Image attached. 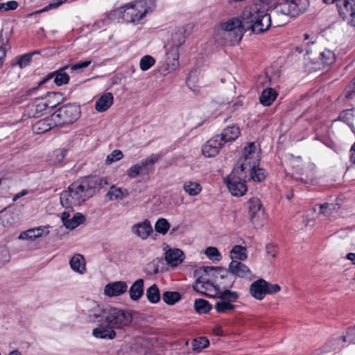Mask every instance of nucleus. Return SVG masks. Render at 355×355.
I'll list each match as a JSON object with an SVG mask.
<instances>
[{
    "instance_id": "obj_12",
    "label": "nucleus",
    "mask_w": 355,
    "mask_h": 355,
    "mask_svg": "<svg viewBox=\"0 0 355 355\" xmlns=\"http://www.w3.org/2000/svg\"><path fill=\"white\" fill-rule=\"evenodd\" d=\"M159 158L158 154H152L144 159L138 162L127 171V175L135 178L140 174H147L153 170L155 163Z\"/></svg>"
},
{
    "instance_id": "obj_38",
    "label": "nucleus",
    "mask_w": 355,
    "mask_h": 355,
    "mask_svg": "<svg viewBox=\"0 0 355 355\" xmlns=\"http://www.w3.org/2000/svg\"><path fill=\"white\" fill-rule=\"evenodd\" d=\"M194 307L198 313H207L211 309V305L208 301L203 299L196 300Z\"/></svg>"
},
{
    "instance_id": "obj_37",
    "label": "nucleus",
    "mask_w": 355,
    "mask_h": 355,
    "mask_svg": "<svg viewBox=\"0 0 355 355\" xmlns=\"http://www.w3.org/2000/svg\"><path fill=\"white\" fill-rule=\"evenodd\" d=\"M85 220V216L80 213H76L73 216L65 222V227L68 229L73 230L79 225L83 224Z\"/></svg>"
},
{
    "instance_id": "obj_47",
    "label": "nucleus",
    "mask_w": 355,
    "mask_h": 355,
    "mask_svg": "<svg viewBox=\"0 0 355 355\" xmlns=\"http://www.w3.org/2000/svg\"><path fill=\"white\" fill-rule=\"evenodd\" d=\"M205 254L208 258L214 261H219L221 259V254L218 250L215 247H208L205 250Z\"/></svg>"
},
{
    "instance_id": "obj_18",
    "label": "nucleus",
    "mask_w": 355,
    "mask_h": 355,
    "mask_svg": "<svg viewBox=\"0 0 355 355\" xmlns=\"http://www.w3.org/2000/svg\"><path fill=\"white\" fill-rule=\"evenodd\" d=\"M128 285L125 282L117 281L107 284L104 288V293L109 297L119 296L127 291Z\"/></svg>"
},
{
    "instance_id": "obj_2",
    "label": "nucleus",
    "mask_w": 355,
    "mask_h": 355,
    "mask_svg": "<svg viewBox=\"0 0 355 355\" xmlns=\"http://www.w3.org/2000/svg\"><path fill=\"white\" fill-rule=\"evenodd\" d=\"M241 18L245 31H251L254 34L266 32L272 25L268 6L260 0L246 6L241 14Z\"/></svg>"
},
{
    "instance_id": "obj_19",
    "label": "nucleus",
    "mask_w": 355,
    "mask_h": 355,
    "mask_svg": "<svg viewBox=\"0 0 355 355\" xmlns=\"http://www.w3.org/2000/svg\"><path fill=\"white\" fill-rule=\"evenodd\" d=\"M153 231L150 222L148 219L132 227V233L143 240L146 239L153 233Z\"/></svg>"
},
{
    "instance_id": "obj_49",
    "label": "nucleus",
    "mask_w": 355,
    "mask_h": 355,
    "mask_svg": "<svg viewBox=\"0 0 355 355\" xmlns=\"http://www.w3.org/2000/svg\"><path fill=\"white\" fill-rule=\"evenodd\" d=\"M31 59H32L31 54H29L28 53H25V54L19 56V58H17V62L13 63L12 66H14L15 64H18L19 66V67L22 69V68L28 66L30 64Z\"/></svg>"
},
{
    "instance_id": "obj_27",
    "label": "nucleus",
    "mask_w": 355,
    "mask_h": 355,
    "mask_svg": "<svg viewBox=\"0 0 355 355\" xmlns=\"http://www.w3.org/2000/svg\"><path fill=\"white\" fill-rule=\"evenodd\" d=\"M144 282L143 279H137L129 290L130 297L132 300L137 301L144 295Z\"/></svg>"
},
{
    "instance_id": "obj_64",
    "label": "nucleus",
    "mask_w": 355,
    "mask_h": 355,
    "mask_svg": "<svg viewBox=\"0 0 355 355\" xmlns=\"http://www.w3.org/2000/svg\"><path fill=\"white\" fill-rule=\"evenodd\" d=\"M350 152H351V156H350L351 161L355 164V143L352 145V146L350 149Z\"/></svg>"
},
{
    "instance_id": "obj_44",
    "label": "nucleus",
    "mask_w": 355,
    "mask_h": 355,
    "mask_svg": "<svg viewBox=\"0 0 355 355\" xmlns=\"http://www.w3.org/2000/svg\"><path fill=\"white\" fill-rule=\"evenodd\" d=\"M170 228V224L165 218H159L155 225V230L157 232L163 235L166 234Z\"/></svg>"
},
{
    "instance_id": "obj_55",
    "label": "nucleus",
    "mask_w": 355,
    "mask_h": 355,
    "mask_svg": "<svg viewBox=\"0 0 355 355\" xmlns=\"http://www.w3.org/2000/svg\"><path fill=\"white\" fill-rule=\"evenodd\" d=\"M280 290L281 288L278 284H272L267 282V286H266V294H275L278 293Z\"/></svg>"
},
{
    "instance_id": "obj_39",
    "label": "nucleus",
    "mask_w": 355,
    "mask_h": 355,
    "mask_svg": "<svg viewBox=\"0 0 355 355\" xmlns=\"http://www.w3.org/2000/svg\"><path fill=\"white\" fill-rule=\"evenodd\" d=\"M162 299L167 304L173 305L181 299V295L178 292L166 291L162 295Z\"/></svg>"
},
{
    "instance_id": "obj_46",
    "label": "nucleus",
    "mask_w": 355,
    "mask_h": 355,
    "mask_svg": "<svg viewBox=\"0 0 355 355\" xmlns=\"http://www.w3.org/2000/svg\"><path fill=\"white\" fill-rule=\"evenodd\" d=\"M8 42V38H4L0 35V68L2 67L6 56V44Z\"/></svg>"
},
{
    "instance_id": "obj_61",
    "label": "nucleus",
    "mask_w": 355,
    "mask_h": 355,
    "mask_svg": "<svg viewBox=\"0 0 355 355\" xmlns=\"http://www.w3.org/2000/svg\"><path fill=\"white\" fill-rule=\"evenodd\" d=\"M266 248L267 254L268 255H270L272 258H275L276 257L277 250H276V248L274 245H272L271 244H268L266 245Z\"/></svg>"
},
{
    "instance_id": "obj_20",
    "label": "nucleus",
    "mask_w": 355,
    "mask_h": 355,
    "mask_svg": "<svg viewBox=\"0 0 355 355\" xmlns=\"http://www.w3.org/2000/svg\"><path fill=\"white\" fill-rule=\"evenodd\" d=\"M267 282L263 279H259L253 282L249 289L250 294L256 300H261L264 298Z\"/></svg>"
},
{
    "instance_id": "obj_54",
    "label": "nucleus",
    "mask_w": 355,
    "mask_h": 355,
    "mask_svg": "<svg viewBox=\"0 0 355 355\" xmlns=\"http://www.w3.org/2000/svg\"><path fill=\"white\" fill-rule=\"evenodd\" d=\"M9 257L8 250L5 247L0 246V267L9 261Z\"/></svg>"
},
{
    "instance_id": "obj_16",
    "label": "nucleus",
    "mask_w": 355,
    "mask_h": 355,
    "mask_svg": "<svg viewBox=\"0 0 355 355\" xmlns=\"http://www.w3.org/2000/svg\"><path fill=\"white\" fill-rule=\"evenodd\" d=\"M66 69H69V66L49 73L39 83V85H43L52 78H54V83L58 86L67 84L69 81V76L65 72Z\"/></svg>"
},
{
    "instance_id": "obj_63",
    "label": "nucleus",
    "mask_w": 355,
    "mask_h": 355,
    "mask_svg": "<svg viewBox=\"0 0 355 355\" xmlns=\"http://www.w3.org/2000/svg\"><path fill=\"white\" fill-rule=\"evenodd\" d=\"M27 193H28V191L24 189L21 191H20L19 193H17L16 195H15L12 200H13V201H15L17 199H19V198L26 195Z\"/></svg>"
},
{
    "instance_id": "obj_34",
    "label": "nucleus",
    "mask_w": 355,
    "mask_h": 355,
    "mask_svg": "<svg viewBox=\"0 0 355 355\" xmlns=\"http://www.w3.org/2000/svg\"><path fill=\"white\" fill-rule=\"evenodd\" d=\"M183 189L185 192L191 196H197L202 191V187L199 183L191 181L185 182Z\"/></svg>"
},
{
    "instance_id": "obj_23",
    "label": "nucleus",
    "mask_w": 355,
    "mask_h": 355,
    "mask_svg": "<svg viewBox=\"0 0 355 355\" xmlns=\"http://www.w3.org/2000/svg\"><path fill=\"white\" fill-rule=\"evenodd\" d=\"M113 94L111 92H107L103 94L96 101L95 108L98 112H103L107 110L113 104Z\"/></svg>"
},
{
    "instance_id": "obj_13",
    "label": "nucleus",
    "mask_w": 355,
    "mask_h": 355,
    "mask_svg": "<svg viewBox=\"0 0 355 355\" xmlns=\"http://www.w3.org/2000/svg\"><path fill=\"white\" fill-rule=\"evenodd\" d=\"M227 271L232 277L252 279V274L250 269L244 263L237 260H232Z\"/></svg>"
},
{
    "instance_id": "obj_53",
    "label": "nucleus",
    "mask_w": 355,
    "mask_h": 355,
    "mask_svg": "<svg viewBox=\"0 0 355 355\" xmlns=\"http://www.w3.org/2000/svg\"><path fill=\"white\" fill-rule=\"evenodd\" d=\"M146 270L149 274H157L159 272V262L156 260L150 261L147 264Z\"/></svg>"
},
{
    "instance_id": "obj_50",
    "label": "nucleus",
    "mask_w": 355,
    "mask_h": 355,
    "mask_svg": "<svg viewBox=\"0 0 355 355\" xmlns=\"http://www.w3.org/2000/svg\"><path fill=\"white\" fill-rule=\"evenodd\" d=\"M67 1V0H53L48 6H45L44 8L40 10L36 11L35 13H41L48 11L52 8H57Z\"/></svg>"
},
{
    "instance_id": "obj_45",
    "label": "nucleus",
    "mask_w": 355,
    "mask_h": 355,
    "mask_svg": "<svg viewBox=\"0 0 355 355\" xmlns=\"http://www.w3.org/2000/svg\"><path fill=\"white\" fill-rule=\"evenodd\" d=\"M266 177L265 170L262 168L253 167L251 169L250 178L252 180L256 182H261L265 180Z\"/></svg>"
},
{
    "instance_id": "obj_51",
    "label": "nucleus",
    "mask_w": 355,
    "mask_h": 355,
    "mask_svg": "<svg viewBox=\"0 0 355 355\" xmlns=\"http://www.w3.org/2000/svg\"><path fill=\"white\" fill-rule=\"evenodd\" d=\"M18 238L21 240L27 239L31 241H33L37 239L35 232L33 228L21 232Z\"/></svg>"
},
{
    "instance_id": "obj_5",
    "label": "nucleus",
    "mask_w": 355,
    "mask_h": 355,
    "mask_svg": "<svg viewBox=\"0 0 355 355\" xmlns=\"http://www.w3.org/2000/svg\"><path fill=\"white\" fill-rule=\"evenodd\" d=\"M149 9L150 6L146 0H137L121 7L117 12L121 15L123 21L138 24L146 15Z\"/></svg>"
},
{
    "instance_id": "obj_48",
    "label": "nucleus",
    "mask_w": 355,
    "mask_h": 355,
    "mask_svg": "<svg viewBox=\"0 0 355 355\" xmlns=\"http://www.w3.org/2000/svg\"><path fill=\"white\" fill-rule=\"evenodd\" d=\"M123 156V153L120 150H114L107 156L105 162L107 164H110L114 162L121 159Z\"/></svg>"
},
{
    "instance_id": "obj_11",
    "label": "nucleus",
    "mask_w": 355,
    "mask_h": 355,
    "mask_svg": "<svg viewBox=\"0 0 355 355\" xmlns=\"http://www.w3.org/2000/svg\"><path fill=\"white\" fill-rule=\"evenodd\" d=\"M221 28L224 31L225 36L232 37V42L240 41L245 31L241 16L239 17H232L222 23Z\"/></svg>"
},
{
    "instance_id": "obj_28",
    "label": "nucleus",
    "mask_w": 355,
    "mask_h": 355,
    "mask_svg": "<svg viewBox=\"0 0 355 355\" xmlns=\"http://www.w3.org/2000/svg\"><path fill=\"white\" fill-rule=\"evenodd\" d=\"M129 194V191L127 189L118 187L114 184L110 187V189L106 196L110 200H119L128 197Z\"/></svg>"
},
{
    "instance_id": "obj_22",
    "label": "nucleus",
    "mask_w": 355,
    "mask_h": 355,
    "mask_svg": "<svg viewBox=\"0 0 355 355\" xmlns=\"http://www.w3.org/2000/svg\"><path fill=\"white\" fill-rule=\"evenodd\" d=\"M18 220V215L10 207L0 211V223L4 227H10Z\"/></svg>"
},
{
    "instance_id": "obj_21",
    "label": "nucleus",
    "mask_w": 355,
    "mask_h": 355,
    "mask_svg": "<svg viewBox=\"0 0 355 355\" xmlns=\"http://www.w3.org/2000/svg\"><path fill=\"white\" fill-rule=\"evenodd\" d=\"M164 258L168 265L176 267L183 261L184 256L182 250L173 248L166 251Z\"/></svg>"
},
{
    "instance_id": "obj_31",
    "label": "nucleus",
    "mask_w": 355,
    "mask_h": 355,
    "mask_svg": "<svg viewBox=\"0 0 355 355\" xmlns=\"http://www.w3.org/2000/svg\"><path fill=\"white\" fill-rule=\"evenodd\" d=\"M187 28L185 26L180 27L171 35V41L173 45L178 48L185 42V40L189 34L186 35Z\"/></svg>"
},
{
    "instance_id": "obj_41",
    "label": "nucleus",
    "mask_w": 355,
    "mask_h": 355,
    "mask_svg": "<svg viewBox=\"0 0 355 355\" xmlns=\"http://www.w3.org/2000/svg\"><path fill=\"white\" fill-rule=\"evenodd\" d=\"M339 209L338 204L334 203H323L320 205L319 214H323L326 216L331 215L334 212Z\"/></svg>"
},
{
    "instance_id": "obj_8",
    "label": "nucleus",
    "mask_w": 355,
    "mask_h": 355,
    "mask_svg": "<svg viewBox=\"0 0 355 355\" xmlns=\"http://www.w3.org/2000/svg\"><path fill=\"white\" fill-rule=\"evenodd\" d=\"M80 115V108L75 104L65 105L52 114L54 125L69 124L76 121Z\"/></svg>"
},
{
    "instance_id": "obj_58",
    "label": "nucleus",
    "mask_w": 355,
    "mask_h": 355,
    "mask_svg": "<svg viewBox=\"0 0 355 355\" xmlns=\"http://www.w3.org/2000/svg\"><path fill=\"white\" fill-rule=\"evenodd\" d=\"M33 229L35 232V235H36L37 238L42 237L44 235H47L49 234L48 228L46 227H44L43 228L41 227H39L33 228Z\"/></svg>"
},
{
    "instance_id": "obj_32",
    "label": "nucleus",
    "mask_w": 355,
    "mask_h": 355,
    "mask_svg": "<svg viewBox=\"0 0 355 355\" xmlns=\"http://www.w3.org/2000/svg\"><path fill=\"white\" fill-rule=\"evenodd\" d=\"M232 260L245 261L248 258L247 249L240 245H236L230 251Z\"/></svg>"
},
{
    "instance_id": "obj_40",
    "label": "nucleus",
    "mask_w": 355,
    "mask_h": 355,
    "mask_svg": "<svg viewBox=\"0 0 355 355\" xmlns=\"http://www.w3.org/2000/svg\"><path fill=\"white\" fill-rule=\"evenodd\" d=\"M209 341L206 337H199L192 342V349L196 352H200L208 347Z\"/></svg>"
},
{
    "instance_id": "obj_14",
    "label": "nucleus",
    "mask_w": 355,
    "mask_h": 355,
    "mask_svg": "<svg viewBox=\"0 0 355 355\" xmlns=\"http://www.w3.org/2000/svg\"><path fill=\"white\" fill-rule=\"evenodd\" d=\"M220 135H216L207 141L202 147V153L207 157H213L218 154L223 146Z\"/></svg>"
},
{
    "instance_id": "obj_62",
    "label": "nucleus",
    "mask_w": 355,
    "mask_h": 355,
    "mask_svg": "<svg viewBox=\"0 0 355 355\" xmlns=\"http://www.w3.org/2000/svg\"><path fill=\"white\" fill-rule=\"evenodd\" d=\"M353 84L355 85V78L353 80ZM355 96V86L354 88H352L351 86H349L346 89V97L347 98H352Z\"/></svg>"
},
{
    "instance_id": "obj_4",
    "label": "nucleus",
    "mask_w": 355,
    "mask_h": 355,
    "mask_svg": "<svg viewBox=\"0 0 355 355\" xmlns=\"http://www.w3.org/2000/svg\"><path fill=\"white\" fill-rule=\"evenodd\" d=\"M101 318L107 326L113 329H123L128 327L132 321L131 313L126 310L116 307H107L104 309L101 315L94 314V318L97 319Z\"/></svg>"
},
{
    "instance_id": "obj_56",
    "label": "nucleus",
    "mask_w": 355,
    "mask_h": 355,
    "mask_svg": "<svg viewBox=\"0 0 355 355\" xmlns=\"http://www.w3.org/2000/svg\"><path fill=\"white\" fill-rule=\"evenodd\" d=\"M109 19L107 17H105L104 19H100L99 21H96L93 25V30H97L102 28H104L105 26L108 24Z\"/></svg>"
},
{
    "instance_id": "obj_9",
    "label": "nucleus",
    "mask_w": 355,
    "mask_h": 355,
    "mask_svg": "<svg viewBox=\"0 0 355 355\" xmlns=\"http://www.w3.org/2000/svg\"><path fill=\"white\" fill-rule=\"evenodd\" d=\"M193 288L198 293L217 299V301L220 300L221 291L218 288L214 279L212 280L207 278L206 275L200 276L195 282Z\"/></svg>"
},
{
    "instance_id": "obj_6",
    "label": "nucleus",
    "mask_w": 355,
    "mask_h": 355,
    "mask_svg": "<svg viewBox=\"0 0 355 355\" xmlns=\"http://www.w3.org/2000/svg\"><path fill=\"white\" fill-rule=\"evenodd\" d=\"M309 6V0H277L273 10L277 14L297 17L304 12Z\"/></svg>"
},
{
    "instance_id": "obj_10",
    "label": "nucleus",
    "mask_w": 355,
    "mask_h": 355,
    "mask_svg": "<svg viewBox=\"0 0 355 355\" xmlns=\"http://www.w3.org/2000/svg\"><path fill=\"white\" fill-rule=\"evenodd\" d=\"M249 220L254 227L263 226L266 217L262 203L259 198L252 197L248 201Z\"/></svg>"
},
{
    "instance_id": "obj_60",
    "label": "nucleus",
    "mask_w": 355,
    "mask_h": 355,
    "mask_svg": "<svg viewBox=\"0 0 355 355\" xmlns=\"http://www.w3.org/2000/svg\"><path fill=\"white\" fill-rule=\"evenodd\" d=\"M352 116V110H346L343 111L340 114L342 120H349Z\"/></svg>"
},
{
    "instance_id": "obj_26",
    "label": "nucleus",
    "mask_w": 355,
    "mask_h": 355,
    "mask_svg": "<svg viewBox=\"0 0 355 355\" xmlns=\"http://www.w3.org/2000/svg\"><path fill=\"white\" fill-rule=\"evenodd\" d=\"M92 335L98 338L113 339L116 337V332L110 327H104L102 324L95 328L92 331Z\"/></svg>"
},
{
    "instance_id": "obj_35",
    "label": "nucleus",
    "mask_w": 355,
    "mask_h": 355,
    "mask_svg": "<svg viewBox=\"0 0 355 355\" xmlns=\"http://www.w3.org/2000/svg\"><path fill=\"white\" fill-rule=\"evenodd\" d=\"M320 60L324 66H329L336 61L334 53L329 49H325L320 53Z\"/></svg>"
},
{
    "instance_id": "obj_30",
    "label": "nucleus",
    "mask_w": 355,
    "mask_h": 355,
    "mask_svg": "<svg viewBox=\"0 0 355 355\" xmlns=\"http://www.w3.org/2000/svg\"><path fill=\"white\" fill-rule=\"evenodd\" d=\"M277 96V92L272 88L264 89L260 96L259 101L264 106L270 105Z\"/></svg>"
},
{
    "instance_id": "obj_29",
    "label": "nucleus",
    "mask_w": 355,
    "mask_h": 355,
    "mask_svg": "<svg viewBox=\"0 0 355 355\" xmlns=\"http://www.w3.org/2000/svg\"><path fill=\"white\" fill-rule=\"evenodd\" d=\"M71 268L80 274L86 271L85 260L83 255L76 254L71 257L69 261Z\"/></svg>"
},
{
    "instance_id": "obj_1",
    "label": "nucleus",
    "mask_w": 355,
    "mask_h": 355,
    "mask_svg": "<svg viewBox=\"0 0 355 355\" xmlns=\"http://www.w3.org/2000/svg\"><path fill=\"white\" fill-rule=\"evenodd\" d=\"M204 270L207 273L209 272H213L212 275L217 286L221 291L220 300L216 301L214 305L216 311L218 313H227L234 311L236 305L233 303L236 302L239 297V293L230 291L235 282V278L231 275L227 270L221 268L206 267Z\"/></svg>"
},
{
    "instance_id": "obj_17",
    "label": "nucleus",
    "mask_w": 355,
    "mask_h": 355,
    "mask_svg": "<svg viewBox=\"0 0 355 355\" xmlns=\"http://www.w3.org/2000/svg\"><path fill=\"white\" fill-rule=\"evenodd\" d=\"M55 104L48 103L44 98H36L35 101L29 105L30 110L33 112V117H38L46 112L48 109L52 110L55 107Z\"/></svg>"
},
{
    "instance_id": "obj_15",
    "label": "nucleus",
    "mask_w": 355,
    "mask_h": 355,
    "mask_svg": "<svg viewBox=\"0 0 355 355\" xmlns=\"http://www.w3.org/2000/svg\"><path fill=\"white\" fill-rule=\"evenodd\" d=\"M86 183V187L91 196L92 197L101 189L104 188L108 184L107 178L98 176H85L83 177Z\"/></svg>"
},
{
    "instance_id": "obj_42",
    "label": "nucleus",
    "mask_w": 355,
    "mask_h": 355,
    "mask_svg": "<svg viewBox=\"0 0 355 355\" xmlns=\"http://www.w3.org/2000/svg\"><path fill=\"white\" fill-rule=\"evenodd\" d=\"M336 340L346 344L355 343V326L348 328L346 334L339 337Z\"/></svg>"
},
{
    "instance_id": "obj_43",
    "label": "nucleus",
    "mask_w": 355,
    "mask_h": 355,
    "mask_svg": "<svg viewBox=\"0 0 355 355\" xmlns=\"http://www.w3.org/2000/svg\"><path fill=\"white\" fill-rule=\"evenodd\" d=\"M155 64V60L149 55L143 56L139 62V67L141 71H147Z\"/></svg>"
},
{
    "instance_id": "obj_24",
    "label": "nucleus",
    "mask_w": 355,
    "mask_h": 355,
    "mask_svg": "<svg viewBox=\"0 0 355 355\" xmlns=\"http://www.w3.org/2000/svg\"><path fill=\"white\" fill-rule=\"evenodd\" d=\"M240 135V129L236 125L228 126L225 128L220 135V139L223 143L232 141L236 139Z\"/></svg>"
},
{
    "instance_id": "obj_25",
    "label": "nucleus",
    "mask_w": 355,
    "mask_h": 355,
    "mask_svg": "<svg viewBox=\"0 0 355 355\" xmlns=\"http://www.w3.org/2000/svg\"><path fill=\"white\" fill-rule=\"evenodd\" d=\"M337 9L340 17L345 19L355 8V0H338Z\"/></svg>"
},
{
    "instance_id": "obj_3",
    "label": "nucleus",
    "mask_w": 355,
    "mask_h": 355,
    "mask_svg": "<svg viewBox=\"0 0 355 355\" xmlns=\"http://www.w3.org/2000/svg\"><path fill=\"white\" fill-rule=\"evenodd\" d=\"M83 178L77 180L68 187V189L60 193V203L62 207L68 209L80 205L92 196Z\"/></svg>"
},
{
    "instance_id": "obj_33",
    "label": "nucleus",
    "mask_w": 355,
    "mask_h": 355,
    "mask_svg": "<svg viewBox=\"0 0 355 355\" xmlns=\"http://www.w3.org/2000/svg\"><path fill=\"white\" fill-rule=\"evenodd\" d=\"M146 297L152 304H156L160 300L159 290L156 284H153L146 290Z\"/></svg>"
},
{
    "instance_id": "obj_52",
    "label": "nucleus",
    "mask_w": 355,
    "mask_h": 355,
    "mask_svg": "<svg viewBox=\"0 0 355 355\" xmlns=\"http://www.w3.org/2000/svg\"><path fill=\"white\" fill-rule=\"evenodd\" d=\"M91 60L80 61L74 64L69 66V69H70L71 71L78 70L82 71L83 69L87 67L91 64Z\"/></svg>"
},
{
    "instance_id": "obj_36",
    "label": "nucleus",
    "mask_w": 355,
    "mask_h": 355,
    "mask_svg": "<svg viewBox=\"0 0 355 355\" xmlns=\"http://www.w3.org/2000/svg\"><path fill=\"white\" fill-rule=\"evenodd\" d=\"M52 128V124L48 119H42L36 122L33 125V131L36 134L44 133Z\"/></svg>"
},
{
    "instance_id": "obj_59",
    "label": "nucleus",
    "mask_w": 355,
    "mask_h": 355,
    "mask_svg": "<svg viewBox=\"0 0 355 355\" xmlns=\"http://www.w3.org/2000/svg\"><path fill=\"white\" fill-rule=\"evenodd\" d=\"M256 149L254 143H249L248 146L244 148V154L246 157L254 153Z\"/></svg>"
},
{
    "instance_id": "obj_57",
    "label": "nucleus",
    "mask_w": 355,
    "mask_h": 355,
    "mask_svg": "<svg viewBox=\"0 0 355 355\" xmlns=\"http://www.w3.org/2000/svg\"><path fill=\"white\" fill-rule=\"evenodd\" d=\"M3 4L4 5V11L5 12H8V11H10V10H14L15 9H17V6H18V3L16 1H9L6 3H3Z\"/></svg>"
},
{
    "instance_id": "obj_7",
    "label": "nucleus",
    "mask_w": 355,
    "mask_h": 355,
    "mask_svg": "<svg viewBox=\"0 0 355 355\" xmlns=\"http://www.w3.org/2000/svg\"><path fill=\"white\" fill-rule=\"evenodd\" d=\"M245 169L244 164H241L237 168H234L230 176L225 180L229 191L234 196H242L248 190L245 181L246 178Z\"/></svg>"
}]
</instances>
